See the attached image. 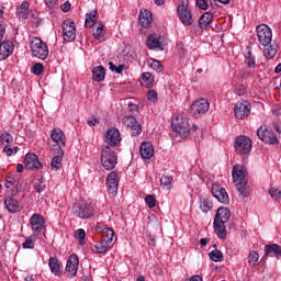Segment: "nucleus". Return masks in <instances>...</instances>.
<instances>
[{"label":"nucleus","mask_w":281,"mask_h":281,"mask_svg":"<svg viewBox=\"0 0 281 281\" xmlns=\"http://www.w3.org/2000/svg\"><path fill=\"white\" fill-rule=\"evenodd\" d=\"M211 192L213 196L218 201V203H223L224 205H229V195L227 194V190L221 187V184H213Z\"/></svg>","instance_id":"2eb2a0df"},{"label":"nucleus","mask_w":281,"mask_h":281,"mask_svg":"<svg viewBox=\"0 0 281 281\" xmlns=\"http://www.w3.org/2000/svg\"><path fill=\"white\" fill-rule=\"evenodd\" d=\"M55 150H57V153L52 159L50 168L52 170L58 172V170L63 168V157H65V151L63 150V148H56Z\"/></svg>","instance_id":"5701e85b"},{"label":"nucleus","mask_w":281,"mask_h":281,"mask_svg":"<svg viewBox=\"0 0 281 281\" xmlns=\"http://www.w3.org/2000/svg\"><path fill=\"white\" fill-rule=\"evenodd\" d=\"M260 256L258 255V251L252 250L250 251V254L248 255V262L249 265H256V262H258Z\"/></svg>","instance_id":"8fccbe9b"},{"label":"nucleus","mask_w":281,"mask_h":281,"mask_svg":"<svg viewBox=\"0 0 281 281\" xmlns=\"http://www.w3.org/2000/svg\"><path fill=\"white\" fill-rule=\"evenodd\" d=\"M31 52L35 58L40 60H47L49 56V47L47 43L43 42L40 37H33L30 44Z\"/></svg>","instance_id":"7ed1b4c3"},{"label":"nucleus","mask_w":281,"mask_h":281,"mask_svg":"<svg viewBox=\"0 0 281 281\" xmlns=\"http://www.w3.org/2000/svg\"><path fill=\"white\" fill-rule=\"evenodd\" d=\"M147 100H149V102H157V92L155 90H149L147 92Z\"/></svg>","instance_id":"6e6d98bb"},{"label":"nucleus","mask_w":281,"mask_h":281,"mask_svg":"<svg viewBox=\"0 0 281 281\" xmlns=\"http://www.w3.org/2000/svg\"><path fill=\"white\" fill-rule=\"evenodd\" d=\"M14 44L10 41H4L0 44V60H5L12 56Z\"/></svg>","instance_id":"aec40b11"},{"label":"nucleus","mask_w":281,"mask_h":281,"mask_svg":"<svg viewBox=\"0 0 281 281\" xmlns=\"http://www.w3.org/2000/svg\"><path fill=\"white\" fill-rule=\"evenodd\" d=\"M249 58H256V57H254V55L251 54V46H247V47H246V59H249Z\"/></svg>","instance_id":"e2e57ef3"},{"label":"nucleus","mask_w":281,"mask_h":281,"mask_svg":"<svg viewBox=\"0 0 281 281\" xmlns=\"http://www.w3.org/2000/svg\"><path fill=\"white\" fill-rule=\"evenodd\" d=\"M115 74H122V71H124V65H120L119 67H116V70H114Z\"/></svg>","instance_id":"338daca9"},{"label":"nucleus","mask_w":281,"mask_h":281,"mask_svg":"<svg viewBox=\"0 0 281 281\" xmlns=\"http://www.w3.org/2000/svg\"><path fill=\"white\" fill-rule=\"evenodd\" d=\"M195 3L198 8H200V10H207V8H210V4H207V0H196Z\"/></svg>","instance_id":"5fc2aeb1"},{"label":"nucleus","mask_w":281,"mask_h":281,"mask_svg":"<svg viewBox=\"0 0 281 281\" xmlns=\"http://www.w3.org/2000/svg\"><path fill=\"white\" fill-rule=\"evenodd\" d=\"M131 128L132 137H137V135H142V124L139 122H135Z\"/></svg>","instance_id":"58836bf2"},{"label":"nucleus","mask_w":281,"mask_h":281,"mask_svg":"<svg viewBox=\"0 0 281 281\" xmlns=\"http://www.w3.org/2000/svg\"><path fill=\"white\" fill-rule=\"evenodd\" d=\"M14 183H16V179L14 178V176L9 177L7 179V182L4 183L5 188H12V186H14Z\"/></svg>","instance_id":"4d7b16f0"},{"label":"nucleus","mask_w":281,"mask_h":281,"mask_svg":"<svg viewBox=\"0 0 281 281\" xmlns=\"http://www.w3.org/2000/svg\"><path fill=\"white\" fill-rule=\"evenodd\" d=\"M115 237V232L113 228L106 227L103 231L102 239L94 245L97 254H106L109 248L113 246V238Z\"/></svg>","instance_id":"39448f33"},{"label":"nucleus","mask_w":281,"mask_h":281,"mask_svg":"<svg viewBox=\"0 0 281 281\" xmlns=\"http://www.w3.org/2000/svg\"><path fill=\"white\" fill-rule=\"evenodd\" d=\"M256 32L260 45L266 47L263 49V56L267 58V60L276 58V54H278V45L271 44L273 38V31H271V27H269L267 24H259L256 27Z\"/></svg>","instance_id":"f257e3e1"},{"label":"nucleus","mask_w":281,"mask_h":281,"mask_svg":"<svg viewBox=\"0 0 281 281\" xmlns=\"http://www.w3.org/2000/svg\"><path fill=\"white\" fill-rule=\"evenodd\" d=\"M257 136L261 142H265V144H279L278 135L276 133L271 132V130H268L267 127L260 126L257 130Z\"/></svg>","instance_id":"f8f14e48"},{"label":"nucleus","mask_w":281,"mask_h":281,"mask_svg":"<svg viewBox=\"0 0 281 281\" xmlns=\"http://www.w3.org/2000/svg\"><path fill=\"white\" fill-rule=\"evenodd\" d=\"M153 155H155V148L153 147V143L144 142L140 145V156L143 159H151Z\"/></svg>","instance_id":"b1692460"},{"label":"nucleus","mask_w":281,"mask_h":281,"mask_svg":"<svg viewBox=\"0 0 281 281\" xmlns=\"http://www.w3.org/2000/svg\"><path fill=\"white\" fill-rule=\"evenodd\" d=\"M78 255L72 254L70 255L69 259L67 260L66 263V273L68 278H74L78 273Z\"/></svg>","instance_id":"6ab92c4d"},{"label":"nucleus","mask_w":281,"mask_h":281,"mask_svg":"<svg viewBox=\"0 0 281 281\" xmlns=\"http://www.w3.org/2000/svg\"><path fill=\"white\" fill-rule=\"evenodd\" d=\"M75 237L79 239V245L82 246V245H85V238L87 237V233L85 232V229L79 228L75 233Z\"/></svg>","instance_id":"49530a36"},{"label":"nucleus","mask_w":281,"mask_h":281,"mask_svg":"<svg viewBox=\"0 0 281 281\" xmlns=\"http://www.w3.org/2000/svg\"><path fill=\"white\" fill-rule=\"evenodd\" d=\"M101 164L104 170H113L117 166V154L105 146L101 151Z\"/></svg>","instance_id":"423d86ee"},{"label":"nucleus","mask_w":281,"mask_h":281,"mask_svg":"<svg viewBox=\"0 0 281 281\" xmlns=\"http://www.w3.org/2000/svg\"><path fill=\"white\" fill-rule=\"evenodd\" d=\"M63 38L66 43H74L76 41V23L70 19L65 20L61 24Z\"/></svg>","instance_id":"1a4fd4ad"},{"label":"nucleus","mask_w":281,"mask_h":281,"mask_svg":"<svg viewBox=\"0 0 281 281\" xmlns=\"http://www.w3.org/2000/svg\"><path fill=\"white\" fill-rule=\"evenodd\" d=\"M214 250L209 254V258L213 260V262H221L223 260V252L216 248V245H213Z\"/></svg>","instance_id":"c9c22d12"},{"label":"nucleus","mask_w":281,"mask_h":281,"mask_svg":"<svg viewBox=\"0 0 281 281\" xmlns=\"http://www.w3.org/2000/svg\"><path fill=\"white\" fill-rule=\"evenodd\" d=\"M233 181L240 196H249V187L247 186V168L243 165H235L232 171Z\"/></svg>","instance_id":"f03ea898"},{"label":"nucleus","mask_w":281,"mask_h":281,"mask_svg":"<svg viewBox=\"0 0 281 281\" xmlns=\"http://www.w3.org/2000/svg\"><path fill=\"white\" fill-rule=\"evenodd\" d=\"M34 240H32V237H27L25 241L22 244L23 249H34Z\"/></svg>","instance_id":"864d4df0"},{"label":"nucleus","mask_w":281,"mask_h":281,"mask_svg":"<svg viewBox=\"0 0 281 281\" xmlns=\"http://www.w3.org/2000/svg\"><path fill=\"white\" fill-rule=\"evenodd\" d=\"M153 82H155V78L150 72H144L140 76V85L142 87H146V89H150L153 87Z\"/></svg>","instance_id":"473e14b6"},{"label":"nucleus","mask_w":281,"mask_h":281,"mask_svg":"<svg viewBox=\"0 0 281 281\" xmlns=\"http://www.w3.org/2000/svg\"><path fill=\"white\" fill-rule=\"evenodd\" d=\"M266 256L270 258H281V246L278 244L267 245L265 248Z\"/></svg>","instance_id":"a878e982"},{"label":"nucleus","mask_w":281,"mask_h":281,"mask_svg":"<svg viewBox=\"0 0 281 281\" xmlns=\"http://www.w3.org/2000/svg\"><path fill=\"white\" fill-rule=\"evenodd\" d=\"M3 153H5L8 157H12V155H16V153H19V147H10V145H4Z\"/></svg>","instance_id":"a18cd8bd"},{"label":"nucleus","mask_w":281,"mask_h":281,"mask_svg":"<svg viewBox=\"0 0 281 281\" xmlns=\"http://www.w3.org/2000/svg\"><path fill=\"white\" fill-rule=\"evenodd\" d=\"M95 21H98V10H93L86 14V27H93L95 25Z\"/></svg>","instance_id":"72a5a7b5"},{"label":"nucleus","mask_w":281,"mask_h":281,"mask_svg":"<svg viewBox=\"0 0 281 281\" xmlns=\"http://www.w3.org/2000/svg\"><path fill=\"white\" fill-rule=\"evenodd\" d=\"M24 166L27 170H41V168H43V162L38 161V156H36V154L29 153L24 158Z\"/></svg>","instance_id":"a211bd4d"},{"label":"nucleus","mask_w":281,"mask_h":281,"mask_svg":"<svg viewBox=\"0 0 281 281\" xmlns=\"http://www.w3.org/2000/svg\"><path fill=\"white\" fill-rule=\"evenodd\" d=\"M145 203L148 205V207L150 210H153V207H155L156 203H157V200H155V196L154 195H147L145 198Z\"/></svg>","instance_id":"603ef678"},{"label":"nucleus","mask_w":281,"mask_h":281,"mask_svg":"<svg viewBox=\"0 0 281 281\" xmlns=\"http://www.w3.org/2000/svg\"><path fill=\"white\" fill-rule=\"evenodd\" d=\"M50 139L55 142L57 145V148H63L66 144V137H65V132L60 128H54L50 132Z\"/></svg>","instance_id":"412c9836"},{"label":"nucleus","mask_w":281,"mask_h":281,"mask_svg":"<svg viewBox=\"0 0 281 281\" xmlns=\"http://www.w3.org/2000/svg\"><path fill=\"white\" fill-rule=\"evenodd\" d=\"M172 183V176H162L160 178V184L164 187V188H167V190H170V186Z\"/></svg>","instance_id":"c03bdc74"},{"label":"nucleus","mask_w":281,"mask_h":281,"mask_svg":"<svg viewBox=\"0 0 281 281\" xmlns=\"http://www.w3.org/2000/svg\"><path fill=\"white\" fill-rule=\"evenodd\" d=\"M234 92L239 97L247 95V87L243 83H236Z\"/></svg>","instance_id":"79ce46f5"},{"label":"nucleus","mask_w":281,"mask_h":281,"mask_svg":"<svg viewBox=\"0 0 281 281\" xmlns=\"http://www.w3.org/2000/svg\"><path fill=\"white\" fill-rule=\"evenodd\" d=\"M58 0H45L47 8L52 9L56 5Z\"/></svg>","instance_id":"680f3d73"},{"label":"nucleus","mask_w":281,"mask_h":281,"mask_svg":"<svg viewBox=\"0 0 281 281\" xmlns=\"http://www.w3.org/2000/svg\"><path fill=\"white\" fill-rule=\"evenodd\" d=\"M120 186V180H117V173L111 171L106 177V188L110 196H115L117 194V188Z\"/></svg>","instance_id":"f3484780"},{"label":"nucleus","mask_w":281,"mask_h":281,"mask_svg":"<svg viewBox=\"0 0 281 281\" xmlns=\"http://www.w3.org/2000/svg\"><path fill=\"white\" fill-rule=\"evenodd\" d=\"M72 214L77 218H91L94 216L95 210L91 204L80 201L72 205Z\"/></svg>","instance_id":"0eeeda50"},{"label":"nucleus","mask_w":281,"mask_h":281,"mask_svg":"<svg viewBox=\"0 0 281 281\" xmlns=\"http://www.w3.org/2000/svg\"><path fill=\"white\" fill-rule=\"evenodd\" d=\"M235 117L237 120H246L251 114V103L248 101H237L234 109Z\"/></svg>","instance_id":"9d476101"},{"label":"nucleus","mask_w":281,"mask_h":281,"mask_svg":"<svg viewBox=\"0 0 281 281\" xmlns=\"http://www.w3.org/2000/svg\"><path fill=\"white\" fill-rule=\"evenodd\" d=\"M251 138L245 135L237 136L235 139V151L238 155H249V153H251Z\"/></svg>","instance_id":"6e6552de"},{"label":"nucleus","mask_w":281,"mask_h":281,"mask_svg":"<svg viewBox=\"0 0 281 281\" xmlns=\"http://www.w3.org/2000/svg\"><path fill=\"white\" fill-rule=\"evenodd\" d=\"M213 207V203L209 200V199H203L200 202V209L202 210V212H204L205 214H207V212L210 210H212Z\"/></svg>","instance_id":"4c0bfd02"},{"label":"nucleus","mask_w":281,"mask_h":281,"mask_svg":"<svg viewBox=\"0 0 281 281\" xmlns=\"http://www.w3.org/2000/svg\"><path fill=\"white\" fill-rule=\"evenodd\" d=\"M214 20V14L212 12H205L199 19V27L200 30H205L210 23Z\"/></svg>","instance_id":"2f4dec72"},{"label":"nucleus","mask_w":281,"mask_h":281,"mask_svg":"<svg viewBox=\"0 0 281 281\" xmlns=\"http://www.w3.org/2000/svg\"><path fill=\"white\" fill-rule=\"evenodd\" d=\"M33 188L35 192H37V194H41V192H45L47 184H45V180H43V177L35 180Z\"/></svg>","instance_id":"e433bc0d"},{"label":"nucleus","mask_w":281,"mask_h":281,"mask_svg":"<svg viewBox=\"0 0 281 281\" xmlns=\"http://www.w3.org/2000/svg\"><path fill=\"white\" fill-rule=\"evenodd\" d=\"M171 127L173 133H177L182 139L190 136V122L183 116H176L172 119Z\"/></svg>","instance_id":"20e7f679"},{"label":"nucleus","mask_w":281,"mask_h":281,"mask_svg":"<svg viewBox=\"0 0 281 281\" xmlns=\"http://www.w3.org/2000/svg\"><path fill=\"white\" fill-rule=\"evenodd\" d=\"M138 23L145 30H148L153 25V13L148 10H140L138 15Z\"/></svg>","instance_id":"4be33fe9"},{"label":"nucleus","mask_w":281,"mask_h":281,"mask_svg":"<svg viewBox=\"0 0 281 281\" xmlns=\"http://www.w3.org/2000/svg\"><path fill=\"white\" fill-rule=\"evenodd\" d=\"M232 216V212L229 209L225 206H221L217 209L214 221H218L220 223H227Z\"/></svg>","instance_id":"393cba45"},{"label":"nucleus","mask_w":281,"mask_h":281,"mask_svg":"<svg viewBox=\"0 0 281 281\" xmlns=\"http://www.w3.org/2000/svg\"><path fill=\"white\" fill-rule=\"evenodd\" d=\"M61 12H69L71 10V3L69 1H66L60 5Z\"/></svg>","instance_id":"13d9d810"},{"label":"nucleus","mask_w":281,"mask_h":281,"mask_svg":"<svg viewBox=\"0 0 281 281\" xmlns=\"http://www.w3.org/2000/svg\"><path fill=\"white\" fill-rule=\"evenodd\" d=\"M213 225H214V229L217 238L225 240V238H227V232L225 231V223H221L217 220H214Z\"/></svg>","instance_id":"c85d7f7f"},{"label":"nucleus","mask_w":281,"mask_h":281,"mask_svg":"<svg viewBox=\"0 0 281 281\" xmlns=\"http://www.w3.org/2000/svg\"><path fill=\"white\" fill-rule=\"evenodd\" d=\"M4 205L11 214H15V212H21V204L16 201V199L7 198L4 200Z\"/></svg>","instance_id":"bb28decb"},{"label":"nucleus","mask_w":281,"mask_h":281,"mask_svg":"<svg viewBox=\"0 0 281 281\" xmlns=\"http://www.w3.org/2000/svg\"><path fill=\"white\" fill-rule=\"evenodd\" d=\"M200 245H201V247H205L207 245V238H201Z\"/></svg>","instance_id":"774afa93"},{"label":"nucleus","mask_w":281,"mask_h":281,"mask_svg":"<svg viewBox=\"0 0 281 281\" xmlns=\"http://www.w3.org/2000/svg\"><path fill=\"white\" fill-rule=\"evenodd\" d=\"M210 111V101L205 98H201L196 100L192 105H191V113L195 117H199V115H205Z\"/></svg>","instance_id":"ddd939ff"},{"label":"nucleus","mask_w":281,"mask_h":281,"mask_svg":"<svg viewBox=\"0 0 281 281\" xmlns=\"http://www.w3.org/2000/svg\"><path fill=\"white\" fill-rule=\"evenodd\" d=\"M30 225L32 232L35 234H41L43 229H45V217L38 213H35L30 218Z\"/></svg>","instance_id":"dca6fc26"},{"label":"nucleus","mask_w":281,"mask_h":281,"mask_svg":"<svg viewBox=\"0 0 281 281\" xmlns=\"http://www.w3.org/2000/svg\"><path fill=\"white\" fill-rule=\"evenodd\" d=\"M14 142V137L10 133H4L0 135V143L5 144L4 146H10Z\"/></svg>","instance_id":"a19ab883"},{"label":"nucleus","mask_w":281,"mask_h":281,"mask_svg":"<svg viewBox=\"0 0 281 281\" xmlns=\"http://www.w3.org/2000/svg\"><path fill=\"white\" fill-rule=\"evenodd\" d=\"M147 47L148 49H157V47H161V42H159V37L155 35H149L147 38Z\"/></svg>","instance_id":"f704fd0d"},{"label":"nucleus","mask_w":281,"mask_h":281,"mask_svg":"<svg viewBox=\"0 0 281 281\" xmlns=\"http://www.w3.org/2000/svg\"><path fill=\"white\" fill-rule=\"evenodd\" d=\"M48 267L52 273H54V276H57L58 278L63 276V271H60V263L58 262V258L50 257L48 261Z\"/></svg>","instance_id":"c756f323"},{"label":"nucleus","mask_w":281,"mask_h":281,"mask_svg":"<svg viewBox=\"0 0 281 281\" xmlns=\"http://www.w3.org/2000/svg\"><path fill=\"white\" fill-rule=\"evenodd\" d=\"M269 194H270L271 199H274V201H280V199H281V191H280V189L271 188L269 190Z\"/></svg>","instance_id":"3c124183"},{"label":"nucleus","mask_w":281,"mask_h":281,"mask_svg":"<svg viewBox=\"0 0 281 281\" xmlns=\"http://www.w3.org/2000/svg\"><path fill=\"white\" fill-rule=\"evenodd\" d=\"M106 76V69L104 66H97L92 68V79L94 82H102Z\"/></svg>","instance_id":"cd10ccee"},{"label":"nucleus","mask_w":281,"mask_h":281,"mask_svg":"<svg viewBox=\"0 0 281 281\" xmlns=\"http://www.w3.org/2000/svg\"><path fill=\"white\" fill-rule=\"evenodd\" d=\"M16 14L19 19H22V21H25V19L30 16V2L27 1L22 2L16 10Z\"/></svg>","instance_id":"7c9ffc66"},{"label":"nucleus","mask_w":281,"mask_h":281,"mask_svg":"<svg viewBox=\"0 0 281 281\" xmlns=\"http://www.w3.org/2000/svg\"><path fill=\"white\" fill-rule=\"evenodd\" d=\"M93 37L97 41H100V38L104 37V25L100 24L97 30L93 32Z\"/></svg>","instance_id":"09e8293b"},{"label":"nucleus","mask_w":281,"mask_h":281,"mask_svg":"<svg viewBox=\"0 0 281 281\" xmlns=\"http://www.w3.org/2000/svg\"><path fill=\"white\" fill-rule=\"evenodd\" d=\"M4 35H5V26H3V24H0V38H3Z\"/></svg>","instance_id":"0e129e2a"},{"label":"nucleus","mask_w":281,"mask_h":281,"mask_svg":"<svg viewBox=\"0 0 281 281\" xmlns=\"http://www.w3.org/2000/svg\"><path fill=\"white\" fill-rule=\"evenodd\" d=\"M177 12H178L179 20L187 27H190V25L194 23V18H192V11L190 10L189 7L178 5Z\"/></svg>","instance_id":"4468645a"},{"label":"nucleus","mask_w":281,"mask_h":281,"mask_svg":"<svg viewBox=\"0 0 281 281\" xmlns=\"http://www.w3.org/2000/svg\"><path fill=\"white\" fill-rule=\"evenodd\" d=\"M189 281H203V279L201 278V276H193L190 278Z\"/></svg>","instance_id":"69168bd1"},{"label":"nucleus","mask_w":281,"mask_h":281,"mask_svg":"<svg viewBox=\"0 0 281 281\" xmlns=\"http://www.w3.org/2000/svg\"><path fill=\"white\" fill-rule=\"evenodd\" d=\"M88 126H95V124H100V120L98 117L88 119Z\"/></svg>","instance_id":"bf43d9fd"},{"label":"nucleus","mask_w":281,"mask_h":281,"mask_svg":"<svg viewBox=\"0 0 281 281\" xmlns=\"http://www.w3.org/2000/svg\"><path fill=\"white\" fill-rule=\"evenodd\" d=\"M149 66L151 67V69H154V71H157V74H161V71H164V66L157 59H151Z\"/></svg>","instance_id":"37998d69"},{"label":"nucleus","mask_w":281,"mask_h":281,"mask_svg":"<svg viewBox=\"0 0 281 281\" xmlns=\"http://www.w3.org/2000/svg\"><path fill=\"white\" fill-rule=\"evenodd\" d=\"M137 122V119L133 115H127L122 119V123L126 128H131Z\"/></svg>","instance_id":"ea45409f"},{"label":"nucleus","mask_w":281,"mask_h":281,"mask_svg":"<svg viewBox=\"0 0 281 281\" xmlns=\"http://www.w3.org/2000/svg\"><path fill=\"white\" fill-rule=\"evenodd\" d=\"M245 63H246L247 67H250V68L256 67V58L246 59Z\"/></svg>","instance_id":"052dcab7"},{"label":"nucleus","mask_w":281,"mask_h":281,"mask_svg":"<svg viewBox=\"0 0 281 281\" xmlns=\"http://www.w3.org/2000/svg\"><path fill=\"white\" fill-rule=\"evenodd\" d=\"M104 142L108 144L109 148H115V146H120L122 143V136L120 134V130L115 127H110L105 132Z\"/></svg>","instance_id":"9b49d317"},{"label":"nucleus","mask_w":281,"mask_h":281,"mask_svg":"<svg viewBox=\"0 0 281 281\" xmlns=\"http://www.w3.org/2000/svg\"><path fill=\"white\" fill-rule=\"evenodd\" d=\"M43 71H45V67L43 66L42 63H36L32 67V74H34V76H41V74H43Z\"/></svg>","instance_id":"de8ad7c7"}]
</instances>
